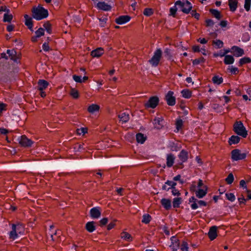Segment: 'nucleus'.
<instances>
[{
    "label": "nucleus",
    "instance_id": "obj_1",
    "mask_svg": "<svg viewBox=\"0 0 251 251\" xmlns=\"http://www.w3.org/2000/svg\"><path fill=\"white\" fill-rule=\"evenodd\" d=\"M25 232V226L23 224L18 223L11 225V230L9 233V237L10 239L14 240L20 236L24 235Z\"/></svg>",
    "mask_w": 251,
    "mask_h": 251
},
{
    "label": "nucleus",
    "instance_id": "obj_2",
    "mask_svg": "<svg viewBox=\"0 0 251 251\" xmlns=\"http://www.w3.org/2000/svg\"><path fill=\"white\" fill-rule=\"evenodd\" d=\"M33 18L36 20H41L47 18L48 15V11L42 7L38 6L34 8L32 11Z\"/></svg>",
    "mask_w": 251,
    "mask_h": 251
},
{
    "label": "nucleus",
    "instance_id": "obj_3",
    "mask_svg": "<svg viewBox=\"0 0 251 251\" xmlns=\"http://www.w3.org/2000/svg\"><path fill=\"white\" fill-rule=\"evenodd\" d=\"M176 6H177L180 11L184 13L188 14L192 8L191 3L187 0H177L175 2Z\"/></svg>",
    "mask_w": 251,
    "mask_h": 251
},
{
    "label": "nucleus",
    "instance_id": "obj_4",
    "mask_svg": "<svg viewBox=\"0 0 251 251\" xmlns=\"http://www.w3.org/2000/svg\"><path fill=\"white\" fill-rule=\"evenodd\" d=\"M233 130L237 135L246 138L248 135L247 131L241 121L236 122L233 125Z\"/></svg>",
    "mask_w": 251,
    "mask_h": 251
},
{
    "label": "nucleus",
    "instance_id": "obj_5",
    "mask_svg": "<svg viewBox=\"0 0 251 251\" xmlns=\"http://www.w3.org/2000/svg\"><path fill=\"white\" fill-rule=\"evenodd\" d=\"M246 156V153L239 149H234L231 152V159L233 161L244 159Z\"/></svg>",
    "mask_w": 251,
    "mask_h": 251
},
{
    "label": "nucleus",
    "instance_id": "obj_6",
    "mask_svg": "<svg viewBox=\"0 0 251 251\" xmlns=\"http://www.w3.org/2000/svg\"><path fill=\"white\" fill-rule=\"evenodd\" d=\"M161 55L162 51L161 49H157L154 52L152 57L149 60V62L152 66L156 67L158 65Z\"/></svg>",
    "mask_w": 251,
    "mask_h": 251
},
{
    "label": "nucleus",
    "instance_id": "obj_7",
    "mask_svg": "<svg viewBox=\"0 0 251 251\" xmlns=\"http://www.w3.org/2000/svg\"><path fill=\"white\" fill-rule=\"evenodd\" d=\"M6 53L8 55L5 53H2L1 54V58H5V59H8L10 58L11 60L14 61V62H17L18 57L17 56L16 51L14 50H7L6 51Z\"/></svg>",
    "mask_w": 251,
    "mask_h": 251
},
{
    "label": "nucleus",
    "instance_id": "obj_8",
    "mask_svg": "<svg viewBox=\"0 0 251 251\" xmlns=\"http://www.w3.org/2000/svg\"><path fill=\"white\" fill-rule=\"evenodd\" d=\"M19 142L22 146L25 147H30L34 143L25 135H22L19 138Z\"/></svg>",
    "mask_w": 251,
    "mask_h": 251
},
{
    "label": "nucleus",
    "instance_id": "obj_9",
    "mask_svg": "<svg viewBox=\"0 0 251 251\" xmlns=\"http://www.w3.org/2000/svg\"><path fill=\"white\" fill-rule=\"evenodd\" d=\"M174 94L173 91H170L166 95L165 100L167 103L170 106H174L176 104V98Z\"/></svg>",
    "mask_w": 251,
    "mask_h": 251
},
{
    "label": "nucleus",
    "instance_id": "obj_10",
    "mask_svg": "<svg viewBox=\"0 0 251 251\" xmlns=\"http://www.w3.org/2000/svg\"><path fill=\"white\" fill-rule=\"evenodd\" d=\"M158 101L159 100L157 97H151L145 104V106L147 108H154L157 105Z\"/></svg>",
    "mask_w": 251,
    "mask_h": 251
},
{
    "label": "nucleus",
    "instance_id": "obj_11",
    "mask_svg": "<svg viewBox=\"0 0 251 251\" xmlns=\"http://www.w3.org/2000/svg\"><path fill=\"white\" fill-rule=\"evenodd\" d=\"M131 18L128 15L119 16L115 19V22L118 25H123L128 22Z\"/></svg>",
    "mask_w": 251,
    "mask_h": 251
},
{
    "label": "nucleus",
    "instance_id": "obj_12",
    "mask_svg": "<svg viewBox=\"0 0 251 251\" xmlns=\"http://www.w3.org/2000/svg\"><path fill=\"white\" fill-rule=\"evenodd\" d=\"M171 244L170 245V248L172 249L173 251H176L179 248V243L178 240L176 237L172 236L171 238Z\"/></svg>",
    "mask_w": 251,
    "mask_h": 251
},
{
    "label": "nucleus",
    "instance_id": "obj_13",
    "mask_svg": "<svg viewBox=\"0 0 251 251\" xmlns=\"http://www.w3.org/2000/svg\"><path fill=\"white\" fill-rule=\"evenodd\" d=\"M207 193V188L206 186H203L201 188H199L196 191V196L197 198L201 199L203 198Z\"/></svg>",
    "mask_w": 251,
    "mask_h": 251
},
{
    "label": "nucleus",
    "instance_id": "obj_14",
    "mask_svg": "<svg viewBox=\"0 0 251 251\" xmlns=\"http://www.w3.org/2000/svg\"><path fill=\"white\" fill-rule=\"evenodd\" d=\"M231 52L233 53L236 57L241 56L244 54V50L236 46H234L231 48Z\"/></svg>",
    "mask_w": 251,
    "mask_h": 251
},
{
    "label": "nucleus",
    "instance_id": "obj_15",
    "mask_svg": "<svg viewBox=\"0 0 251 251\" xmlns=\"http://www.w3.org/2000/svg\"><path fill=\"white\" fill-rule=\"evenodd\" d=\"M90 214L92 218H99L101 214L100 208L99 207H95L92 208L90 211Z\"/></svg>",
    "mask_w": 251,
    "mask_h": 251
},
{
    "label": "nucleus",
    "instance_id": "obj_16",
    "mask_svg": "<svg viewBox=\"0 0 251 251\" xmlns=\"http://www.w3.org/2000/svg\"><path fill=\"white\" fill-rule=\"evenodd\" d=\"M96 6L98 9L103 11H109L111 9V5L104 2H99L97 3Z\"/></svg>",
    "mask_w": 251,
    "mask_h": 251
},
{
    "label": "nucleus",
    "instance_id": "obj_17",
    "mask_svg": "<svg viewBox=\"0 0 251 251\" xmlns=\"http://www.w3.org/2000/svg\"><path fill=\"white\" fill-rule=\"evenodd\" d=\"M217 227L213 226L209 229L208 233V237L211 240H214L217 236Z\"/></svg>",
    "mask_w": 251,
    "mask_h": 251
},
{
    "label": "nucleus",
    "instance_id": "obj_18",
    "mask_svg": "<svg viewBox=\"0 0 251 251\" xmlns=\"http://www.w3.org/2000/svg\"><path fill=\"white\" fill-rule=\"evenodd\" d=\"M176 183L173 181L167 180L162 186V189L169 191L170 189L176 187Z\"/></svg>",
    "mask_w": 251,
    "mask_h": 251
},
{
    "label": "nucleus",
    "instance_id": "obj_19",
    "mask_svg": "<svg viewBox=\"0 0 251 251\" xmlns=\"http://www.w3.org/2000/svg\"><path fill=\"white\" fill-rule=\"evenodd\" d=\"M100 109V107L99 105L96 104H92L88 107L87 110L90 114H94L96 112H98Z\"/></svg>",
    "mask_w": 251,
    "mask_h": 251
},
{
    "label": "nucleus",
    "instance_id": "obj_20",
    "mask_svg": "<svg viewBox=\"0 0 251 251\" xmlns=\"http://www.w3.org/2000/svg\"><path fill=\"white\" fill-rule=\"evenodd\" d=\"M49 82L44 79H40L38 82V87L40 91H43L49 86Z\"/></svg>",
    "mask_w": 251,
    "mask_h": 251
},
{
    "label": "nucleus",
    "instance_id": "obj_21",
    "mask_svg": "<svg viewBox=\"0 0 251 251\" xmlns=\"http://www.w3.org/2000/svg\"><path fill=\"white\" fill-rule=\"evenodd\" d=\"M104 53V50L102 48H98L91 51V54L94 57H99Z\"/></svg>",
    "mask_w": 251,
    "mask_h": 251
},
{
    "label": "nucleus",
    "instance_id": "obj_22",
    "mask_svg": "<svg viewBox=\"0 0 251 251\" xmlns=\"http://www.w3.org/2000/svg\"><path fill=\"white\" fill-rule=\"evenodd\" d=\"M163 121L162 117L155 118L153 122L154 127L157 129L161 128L163 126Z\"/></svg>",
    "mask_w": 251,
    "mask_h": 251
},
{
    "label": "nucleus",
    "instance_id": "obj_23",
    "mask_svg": "<svg viewBox=\"0 0 251 251\" xmlns=\"http://www.w3.org/2000/svg\"><path fill=\"white\" fill-rule=\"evenodd\" d=\"M24 18L25 19V25L28 27V28L31 31H33L32 18L27 14L24 15Z\"/></svg>",
    "mask_w": 251,
    "mask_h": 251
},
{
    "label": "nucleus",
    "instance_id": "obj_24",
    "mask_svg": "<svg viewBox=\"0 0 251 251\" xmlns=\"http://www.w3.org/2000/svg\"><path fill=\"white\" fill-rule=\"evenodd\" d=\"M121 238L124 241L131 242L133 240L132 236L126 231H123L121 234Z\"/></svg>",
    "mask_w": 251,
    "mask_h": 251
},
{
    "label": "nucleus",
    "instance_id": "obj_25",
    "mask_svg": "<svg viewBox=\"0 0 251 251\" xmlns=\"http://www.w3.org/2000/svg\"><path fill=\"white\" fill-rule=\"evenodd\" d=\"M237 0H228V5L230 10L232 12H234L237 8Z\"/></svg>",
    "mask_w": 251,
    "mask_h": 251
},
{
    "label": "nucleus",
    "instance_id": "obj_26",
    "mask_svg": "<svg viewBox=\"0 0 251 251\" xmlns=\"http://www.w3.org/2000/svg\"><path fill=\"white\" fill-rule=\"evenodd\" d=\"M178 157L181 162H184L188 159V152L184 150H182L178 155Z\"/></svg>",
    "mask_w": 251,
    "mask_h": 251
},
{
    "label": "nucleus",
    "instance_id": "obj_27",
    "mask_svg": "<svg viewBox=\"0 0 251 251\" xmlns=\"http://www.w3.org/2000/svg\"><path fill=\"white\" fill-rule=\"evenodd\" d=\"M161 203L166 209H169L171 207V201L169 199H162L161 200Z\"/></svg>",
    "mask_w": 251,
    "mask_h": 251
},
{
    "label": "nucleus",
    "instance_id": "obj_28",
    "mask_svg": "<svg viewBox=\"0 0 251 251\" xmlns=\"http://www.w3.org/2000/svg\"><path fill=\"white\" fill-rule=\"evenodd\" d=\"M86 230L89 232H92L96 229L95 223L94 222H89L86 224Z\"/></svg>",
    "mask_w": 251,
    "mask_h": 251
},
{
    "label": "nucleus",
    "instance_id": "obj_29",
    "mask_svg": "<svg viewBox=\"0 0 251 251\" xmlns=\"http://www.w3.org/2000/svg\"><path fill=\"white\" fill-rule=\"evenodd\" d=\"M240 138L237 135L231 136L228 140V143L229 145L236 144L239 142Z\"/></svg>",
    "mask_w": 251,
    "mask_h": 251
},
{
    "label": "nucleus",
    "instance_id": "obj_30",
    "mask_svg": "<svg viewBox=\"0 0 251 251\" xmlns=\"http://www.w3.org/2000/svg\"><path fill=\"white\" fill-rule=\"evenodd\" d=\"M119 118L120 119V121L122 123H125L127 122L129 119V115L128 114L126 113L125 112L122 113L119 115Z\"/></svg>",
    "mask_w": 251,
    "mask_h": 251
},
{
    "label": "nucleus",
    "instance_id": "obj_31",
    "mask_svg": "<svg viewBox=\"0 0 251 251\" xmlns=\"http://www.w3.org/2000/svg\"><path fill=\"white\" fill-rule=\"evenodd\" d=\"M234 62V57L230 55H226L224 59V63L226 65L232 64Z\"/></svg>",
    "mask_w": 251,
    "mask_h": 251
},
{
    "label": "nucleus",
    "instance_id": "obj_32",
    "mask_svg": "<svg viewBox=\"0 0 251 251\" xmlns=\"http://www.w3.org/2000/svg\"><path fill=\"white\" fill-rule=\"evenodd\" d=\"M175 157L173 154H168L167 157V165L169 167L173 166L174 163Z\"/></svg>",
    "mask_w": 251,
    "mask_h": 251
},
{
    "label": "nucleus",
    "instance_id": "obj_33",
    "mask_svg": "<svg viewBox=\"0 0 251 251\" xmlns=\"http://www.w3.org/2000/svg\"><path fill=\"white\" fill-rule=\"evenodd\" d=\"M137 142L138 143L143 144L146 140V137L142 133H139L136 136Z\"/></svg>",
    "mask_w": 251,
    "mask_h": 251
},
{
    "label": "nucleus",
    "instance_id": "obj_34",
    "mask_svg": "<svg viewBox=\"0 0 251 251\" xmlns=\"http://www.w3.org/2000/svg\"><path fill=\"white\" fill-rule=\"evenodd\" d=\"M182 96L185 99H189L192 96V92L188 89H183L181 91Z\"/></svg>",
    "mask_w": 251,
    "mask_h": 251
},
{
    "label": "nucleus",
    "instance_id": "obj_35",
    "mask_svg": "<svg viewBox=\"0 0 251 251\" xmlns=\"http://www.w3.org/2000/svg\"><path fill=\"white\" fill-rule=\"evenodd\" d=\"M212 81L214 84L219 85L223 82V79L218 75H215L212 78Z\"/></svg>",
    "mask_w": 251,
    "mask_h": 251
},
{
    "label": "nucleus",
    "instance_id": "obj_36",
    "mask_svg": "<svg viewBox=\"0 0 251 251\" xmlns=\"http://www.w3.org/2000/svg\"><path fill=\"white\" fill-rule=\"evenodd\" d=\"M12 19V15L10 14V12H6L4 14L3 21L4 22H11Z\"/></svg>",
    "mask_w": 251,
    "mask_h": 251
},
{
    "label": "nucleus",
    "instance_id": "obj_37",
    "mask_svg": "<svg viewBox=\"0 0 251 251\" xmlns=\"http://www.w3.org/2000/svg\"><path fill=\"white\" fill-rule=\"evenodd\" d=\"M151 220V217L149 214H146L143 216L142 222L143 223L147 224L150 223Z\"/></svg>",
    "mask_w": 251,
    "mask_h": 251
},
{
    "label": "nucleus",
    "instance_id": "obj_38",
    "mask_svg": "<svg viewBox=\"0 0 251 251\" xmlns=\"http://www.w3.org/2000/svg\"><path fill=\"white\" fill-rule=\"evenodd\" d=\"M88 129L86 127H81L76 129V133L78 135H84L87 132Z\"/></svg>",
    "mask_w": 251,
    "mask_h": 251
},
{
    "label": "nucleus",
    "instance_id": "obj_39",
    "mask_svg": "<svg viewBox=\"0 0 251 251\" xmlns=\"http://www.w3.org/2000/svg\"><path fill=\"white\" fill-rule=\"evenodd\" d=\"M251 59L249 57H243L241 58L239 61V66L251 62Z\"/></svg>",
    "mask_w": 251,
    "mask_h": 251
},
{
    "label": "nucleus",
    "instance_id": "obj_40",
    "mask_svg": "<svg viewBox=\"0 0 251 251\" xmlns=\"http://www.w3.org/2000/svg\"><path fill=\"white\" fill-rule=\"evenodd\" d=\"M211 14L217 19L219 20L221 18L220 12L216 9H211L210 10Z\"/></svg>",
    "mask_w": 251,
    "mask_h": 251
},
{
    "label": "nucleus",
    "instance_id": "obj_41",
    "mask_svg": "<svg viewBox=\"0 0 251 251\" xmlns=\"http://www.w3.org/2000/svg\"><path fill=\"white\" fill-rule=\"evenodd\" d=\"M181 198H176L174 199L173 201V205L174 207H178L181 203Z\"/></svg>",
    "mask_w": 251,
    "mask_h": 251
},
{
    "label": "nucleus",
    "instance_id": "obj_42",
    "mask_svg": "<svg viewBox=\"0 0 251 251\" xmlns=\"http://www.w3.org/2000/svg\"><path fill=\"white\" fill-rule=\"evenodd\" d=\"M227 70L231 74L234 75L236 74L239 71L238 69L233 66H229Z\"/></svg>",
    "mask_w": 251,
    "mask_h": 251
},
{
    "label": "nucleus",
    "instance_id": "obj_43",
    "mask_svg": "<svg viewBox=\"0 0 251 251\" xmlns=\"http://www.w3.org/2000/svg\"><path fill=\"white\" fill-rule=\"evenodd\" d=\"M70 95L74 99H77L79 97L78 91L75 89H71Z\"/></svg>",
    "mask_w": 251,
    "mask_h": 251
},
{
    "label": "nucleus",
    "instance_id": "obj_44",
    "mask_svg": "<svg viewBox=\"0 0 251 251\" xmlns=\"http://www.w3.org/2000/svg\"><path fill=\"white\" fill-rule=\"evenodd\" d=\"M44 27L49 34L51 33V25L49 22L45 23L43 25Z\"/></svg>",
    "mask_w": 251,
    "mask_h": 251
},
{
    "label": "nucleus",
    "instance_id": "obj_45",
    "mask_svg": "<svg viewBox=\"0 0 251 251\" xmlns=\"http://www.w3.org/2000/svg\"><path fill=\"white\" fill-rule=\"evenodd\" d=\"M234 180V176L232 173L229 174L226 178V181L228 184H231Z\"/></svg>",
    "mask_w": 251,
    "mask_h": 251
},
{
    "label": "nucleus",
    "instance_id": "obj_46",
    "mask_svg": "<svg viewBox=\"0 0 251 251\" xmlns=\"http://www.w3.org/2000/svg\"><path fill=\"white\" fill-rule=\"evenodd\" d=\"M176 125L177 130L178 131L182 126L183 121L180 118L177 119L176 121Z\"/></svg>",
    "mask_w": 251,
    "mask_h": 251
},
{
    "label": "nucleus",
    "instance_id": "obj_47",
    "mask_svg": "<svg viewBox=\"0 0 251 251\" xmlns=\"http://www.w3.org/2000/svg\"><path fill=\"white\" fill-rule=\"evenodd\" d=\"M180 250L181 251H188V245L186 242H182L181 245H180Z\"/></svg>",
    "mask_w": 251,
    "mask_h": 251
},
{
    "label": "nucleus",
    "instance_id": "obj_48",
    "mask_svg": "<svg viewBox=\"0 0 251 251\" xmlns=\"http://www.w3.org/2000/svg\"><path fill=\"white\" fill-rule=\"evenodd\" d=\"M226 199L230 201H234L235 200V197L233 193H226Z\"/></svg>",
    "mask_w": 251,
    "mask_h": 251
},
{
    "label": "nucleus",
    "instance_id": "obj_49",
    "mask_svg": "<svg viewBox=\"0 0 251 251\" xmlns=\"http://www.w3.org/2000/svg\"><path fill=\"white\" fill-rule=\"evenodd\" d=\"M251 0H245L244 8L247 11L250 10Z\"/></svg>",
    "mask_w": 251,
    "mask_h": 251
},
{
    "label": "nucleus",
    "instance_id": "obj_50",
    "mask_svg": "<svg viewBox=\"0 0 251 251\" xmlns=\"http://www.w3.org/2000/svg\"><path fill=\"white\" fill-rule=\"evenodd\" d=\"M213 44H215L219 49L222 48L224 45L223 41L220 40H216L213 41Z\"/></svg>",
    "mask_w": 251,
    "mask_h": 251
},
{
    "label": "nucleus",
    "instance_id": "obj_51",
    "mask_svg": "<svg viewBox=\"0 0 251 251\" xmlns=\"http://www.w3.org/2000/svg\"><path fill=\"white\" fill-rule=\"evenodd\" d=\"M36 35L37 37H40L44 34V29L43 28H39L36 32Z\"/></svg>",
    "mask_w": 251,
    "mask_h": 251
},
{
    "label": "nucleus",
    "instance_id": "obj_52",
    "mask_svg": "<svg viewBox=\"0 0 251 251\" xmlns=\"http://www.w3.org/2000/svg\"><path fill=\"white\" fill-rule=\"evenodd\" d=\"M144 15L147 16H150L153 14L152 10L151 8H145L144 12Z\"/></svg>",
    "mask_w": 251,
    "mask_h": 251
},
{
    "label": "nucleus",
    "instance_id": "obj_53",
    "mask_svg": "<svg viewBox=\"0 0 251 251\" xmlns=\"http://www.w3.org/2000/svg\"><path fill=\"white\" fill-rule=\"evenodd\" d=\"M204 62V59L203 58L201 57L199 59H196L193 61V64L194 65H198L201 63H203Z\"/></svg>",
    "mask_w": 251,
    "mask_h": 251
},
{
    "label": "nucleus",
    "instance_id": "obj_54",
    "mask_svg": "<svg viewBox=\"0 0 251 251\" xmlns=\"http://www.w3.org/2000/svg\"><path fill=\"white\" fill-rule=\"evenodd\" d=\"M73 78L74 80L76 82L81 83L83 82V80H82V77L81 76L74 75L73 76Z\"/></svg>",
    "mask_w": 251,
    "mask_h": 251
},
{
    "label": "nucleus",
    "instance_id": "obj_55",
    "mask_svg": "<svg viewBox=\"0 0 251 251\" xmlns=\"http://www.w3.org/2000/svg\"><path fill=\"white\" fill-rule=\"evenodd\" d=\"M176 6H176V5L175 4L174 6L171 7L170 9V14L171 15L174 16L176 14L177 10V8L176 7Z\"/></svg>",
    "mask_w": 251,
    "mask_h": 251
},
{
    "label": "nucleus",
    "instance_id": "obj_56",
    "mask_svg": "<svg viewBox=\"0 0 251 251\" xmlns=\"http://www.w3.org/2000/svg\"><path fill=\"white\" fill-rule=\"evenodd\" d=\"M172 195L174 196H179L180 195L179 191L177 190L175 187L172 188Z\"/></svg>",
    "mask_w": 251,
    "mask_h": 251
},
{
    "label": "nucleus",
    "instance_id": "obj_57",
    "mask_svg": "<svg viewBox=\"0 0 251 251\" xmlns=\"http://www.w3.org/2000/svg\"><path fill=\"white\" fill-rule=\"evenodd\" d=\"M191 15L196 19L198 20L200 18V14L195 11L192 10L191 12Z\"/></svg>",
    "mask_w": 251,
    "mask_h": 251
},
{
    "label": "nucleus",
    "instance_id": "obj_58",
    "mask_svg": "<svg viewBox=\"0 0 251 251\" xmlns=\"http://www.w3.org/2000/svg\"><path fill=\"white\" fill-rule=\"evenodd\" d=\"M43 50L45 51H48L50 50L49 44L47 43H44L42 46Z\"/></svg>",
    "mask_w": 251,
    "mask_h": 251
},
{
    "label": "nucleus",
    "instance_id": "obj_59",
    "mask_svg": "<svg viewBox=\"0 0 251 251\" xmlns=\"http://www.w3.org/2000/svg\"><path fill=\"white\" fill-rule=\"evenodd\" d=\"M205 22L206 24V25L208 26H212L214 24L213 21L211 19L206 20Z\"/></svg>",
    "mask_w": 251,
    "mask_h": 251
},
{
    "label": "nucleus",
    "instance_id": "obj_60",
    "mask_svg": "<svg viewBox=\"0 0 251 251\" xmlns=\"http://www.w3.org/2000/svg\"><path fill=\"white\" fill-rule=\"evenodd\" d=\"M227 25V21L226 20H222L220 23V25L222 27H226Z\"/></svg>",
    "mask_w": 251,
    "mask_h": 251
},
{
    "label": "nucleus",
    "instance_id": "obj_61",
    "mask_svg": "<svg viewBox=\"0 0 251 251\" xmlns=\"http://www.w3.org/2000/svg\"><path fill=\"white\" fill-rule=\"evenodd\" d=\"M180 178H181V176L179 175H178L173 178V180L174 181L179 180V181H180V183L182 184L183 183V181L180 179Z\"/></svg>",
    "mask_w": 251,
    "mask_h": 251
},
{
    "label": "nucleus",
    "instance_id": "obj_62",
    "mask_svg": "<svg viewBox=\"0 0 251 251\" xmlns=\"http://www.w3.org/2000/svg\"><path fill=\"white\" fill-rule=\"evenodd\" d=\"M198 203L197 201H194V202L191 205V207L192 209L195 210L198 208Z\"/></svg>",
    "mask_w": 251,
    "mask_h": 251
},
{
    "label": "nucleus",
    "instance_id": "obj_63",
    "mask_svg": "<svg viewBox=\"0 0 251 251\" xmlns=\"http://www.w3.org/2000/svg\"><path fill=\"white\" fill-rule=\"evenodd\" d=\"M164 53L165 54V55L167 57H169L170 58L171 57V50L169 49H166Z\"/></svg>",
    "mask_w": 251,
    "mask_h": 251
},
{
    "label": "nucleus",
    "instance_id": "obj_64",
    "mask_svg": "<svg viewBox=\"0 0 251 251\" xmlns=\"http://www.w3.org/2000/svg\"><path fill=\"white\" fill-rule=\"evenodd\" d=\"M108 222V219L106 218H104L101 219L100 221V224L101 225H105Z\"/></svg>",
    "mask_w": 251,
    "mask_h": 251
}]
</instances>
